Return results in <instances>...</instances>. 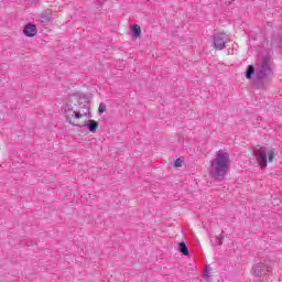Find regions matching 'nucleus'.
Listing matches in <instances>:
<instances>
[{"label": "nucleus", "instance_id": "nucleus-6", "mask_svg": "<svg viewBox=\"0 0 282 282\" xmlns=\"http://www.w3.org/2000/svg\"><path fill=\"white\" fill-rule=\"evenodd\" d=\"M228 40V35L226 33H218L213 35V43L216 50H226V41Z\"/></svg>", "mask_w": 282, "mask_h": 282}, {"label": "nucleus", "instance_id": "nucleus-17", "mask_svg": "<svg viewBox=\"0 0 282 282\" xmlns=\"http://www.w3.org/2000/svg\"><path fill=\"white\" fill-rule=\"evenodd\" d=\"M205 279L208 281V267L205 268Z\"/></svg>", "mask_w": 282, "mask_h": 282}, {"label": "nucleus", "instance_id": "nucleus-8", "mask_svg": "<svg viewBox=\"0 0 282 282\" xmlns=\"http://www.w3.org/2000/svg\"><path fill=\"white\" fill-rule=\"evenodd\" d=\"M39 30L36 29V25L33 23H28L23 29V34H25L29 37L36 36V33Z\"/></svg>", "mask_w": 282, "mask_h": 282}, {"label": "nucleus", "instance_id": "nucleus-1", "mask_svg": "<svg viewBox=\"0 0 282 282\" xmlns=\"http://www.w3.org/2000/svg\"><path fill=\"white\" fill-rule=\"evenodd\" d=\"M228 171H230V154H228V152H221L220 150L216 154V158L210 161L209 175L213 180L223 182V180H226Z\"/></svg>", "mask_w": 282, "mask_h": 282}, {"label": "nucleus", "instance_id": "nucleus-11", "mask_svg": "<svg viewBox=\"0 0 282 282\" xmlns=\"http://www.w3.org/2000/svg\"><path fill=\"white\" fill-rule=\"evenodd\" d=\"M178 250L181 253H183L184 257H188V247L186 246V242H180L178 243Z\"/></svg>", "mask_w": 282, "mask_h": 282}, {"label": "nucleus", "instance_id": "nucleus-4", "mask_svg": "<svg viewBox=\"0 0 282 282\" xmlns=\"http://www.w3.org/2000/svg\"><path fill=\"white\" fill-rule=\"evenodd\" d=\"M253 155L261 169L268 166V162H274L275 153L274 149H268L265 147H259L253 149Z\"/></svg>", "mask_w": 282, "mask_h": 282}, {"label": "nucleus", "instance_id": "nucleus-9", "mask_svg": "<svg viewBox=\"0 0 282 282\" xmlns=\"http://www.w3.org/2000/svg\"><path fill=\"white\" fill-rule=\"evenodd\" d=\"M131 34L132 36H134V39H139V36L142 35V29L140 28V25L138 24L132 25Z\"/></svg>", "mask_w": 282, "mask_h": 282}, {"label": "nucleus", "instance_id": "nucleus-16", "mask_svg": "<svg viewBox=\"0 0 282 282\" xmlns=\"http://www.w3.org/2000/svg\"><path fill=\"white\" fill-rule=\"evenodd\" d=\"M104 1H107V0H97V6H99V8H102Z\"/></svg>", "mask_w": 282, "mask_h": 282}, {"label": "nucleus", "instance_id": "nucleus-3", "mask_svg": "<svg viewBox=\"0 0 282 282\" xmlns=\"http://www.w3.org/2000/svg\"><path fill=\"white\" fill-rule=\"evenodd\" d=\"M272 74V66H270V58L264 57L261 66L256 70L253 83L258 89H263L268 85V78Z\"/></svg>", "mask_w": 282, "mask_h": 282}, {"label": "nucleus", "instance_id": "nucleus-5", "mask_svg": "<svg viewBox=\"0 0 282 282\" xmlns=\"http://www.w3.org/2000/svg\"><path fill=\"white\" fill-rule=\"evenodd\" d=\"M268 272H270V268H268L265 263L260 262L253 267V275L257 281H265V279H268Z\"/></svg>", "mask_w": 282, "mask_h": 282}, {"label": "nucleus", "instance_id": "nucleus-7", "mask_svg": "<svg viewBox=\"0 0 282 282\" xmlns=\"http://www.w3.org/2000/svg\"><path fill=\"white\" fill-rule=\"evenodd\" d=\"M86 123L80 126L78 123H72L73 127H78L79 129L83 127H87L88 131H90V133H96V131L98 130V121L94 120V119H89L87 121H85Z\"/></svg>", "mask_w": 282, "mask_h": 282}, {"label": "nucleus", "instance_id": "nucleus-12", "mask_svg": "<svg viewBox=\"0 0 282 282\" xmlns=\"http://www.w3.org/2000/svg\"><path fill=\"white\" fill-rule=\"evenodd\" d=\"M214 246H224V231L216 237Z\"/></svg>", "mask_w": 282, "mask_h": 282}, {"label": "nucleus", "instance_id": "nucleus-2", "mask_svg": "<svg viewBox=\"0 0 282 282\" xmlns=\"http://www.w3.org/2000/svg\"><path fill=\"white\" fill-rule=\"evenodd\" d=\"M78 105L72 106V101L66 102V120H68L69 124H74L72 122V118H76V120H80L83 116H87L89 113V99L84 96L77 99Z\"/></svg>", "mask_w": 282, "mask_h": 282}, {"label": "nucleus", "instance_id": "nucleus-14", "mask_svg": "<svg viewBox=\"0 0 282 282\" xmlns=\"http://www.w3.org/2000/svg\"><path fill=\"white\" fill-rule=\"evenodd\" d=\"M106 110H107V105H105V102H101L98 108L99 113H105Z\"/></svg>", "mask_w": 282, "mask_h": 282}, {"label": "nucleus", "instance_id": "nucleus-10", "mask_svg": "<svg viewBox=\"0 0 282 282\" xmlns=\"http://www.w3.org/2000/svg\"><path fill=\"white\" fill-rule=\"evenodd\" d=\"M246 78L248 80H252V76H254V66L253 65H249L247 67L246 74H245Z\"/></svg>", "mask_w": 282, "mask_h": 282}, {"label": "nucleus", "instance_id": "nucleus-13", "mask_svg": "<svg viewBox=\"0 0 282 282\" xmlns=\"http://www.w3.org/2000/svg\"><path fill=\"white\" fill-rule=\"evenodd\" d=\"M50 15H47L46 14V12H43L42 14H41V23H44V24H46V23H50Z\"/></svg>", "mask_w": 282, "mask_h": 282}, {"label": "nucleus", "instance_id": "nucleus-15", "mask_svg": "<svg viewBox=\"0 0 282 282\" xmlns=\"http://www.w3.org/2000/svg\"><path fill=\"white\" fill-rule=\"evenodd\" d=\"M183 163H184V161H182V159H176L174 162V167L180 169V167H182Z\"/></svg>", "mask_w": 282, "mask_h": 282}]
</instances>
